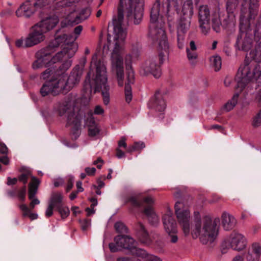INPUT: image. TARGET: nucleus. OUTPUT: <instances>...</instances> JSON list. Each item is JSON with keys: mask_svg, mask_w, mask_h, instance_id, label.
I'll return each mask as SVG.
<instances>
[{"mask_svg": "<svg viewBox=\"0 0 261 261\" xmlns=\"http://www.w3.org/2000/svg\"><path fill=\"white\" fill-rule=\"evenodd\" d=\"M160 4L154 5L150 12V23L148 36L153 43L156 45L159 51V57H150L147 59L141 65L140 72L147 75L152 74L158 78L160 76V66L164 61L165 54H167L169 50V44L165 30L163 29V21L160 22V28L157 27L156 20L159 15L158 7Z\"/></svg>", "mask_w": 261, "mask_h": 261, "instance_id": "obj_1", "label": "nucleus"}, {"mask_svg": "<svg viewBox=\"0 0 261 261\" xmlns=\"http://www.w3.org/2000/svg\"><path fill=\"white\" fill-rule=\"evenodd\" d=\"M174 208L178 223L185 235H189L191 230L190 212L188 207L183 202L177 201ZM219 222V218L212 220L210 218H205L202 221L196 219L191 227L192 237L194 239L199 237L200 242L203 244L213 242L217 235V225Z\"/></svg>", "mask_w": 261, "mask_h": 261, "instance_id": "obj_2", "label": "nucleus"}, {"mask_svg": "<svg viewBox=\"0 0 261 261\" xmlns=\"http://www.w3.org/2000/svg\"><path fill=\"white\" fill-rule=\"evenodd\" d=\"M57 48V45L52 41L46 47L38 51L36 54V60L32 64L33 69L51 66L63 59L71 58L76 52V46L74 45L68 49H63L51 58V55L56 51Z\"/></svg>", "mask_w": 261, "mask_h": 261, "instance_id": "obj_3", "label": "nucleus"}, {"mask_svg": "<svg viewBox=\"0 0 261 261\" xmlns=\"http://www.w3.org/2000/svg\"><path fill=\"white\" fill-rule=\"evenodd\" d=\"M158 1L160 5L158 7L159 15L156 20L157 27L160 28V22L163 21V29L165 24V21L163 20V15H165L168 20L171 21L173 19L175 11L178 10L179 5H181L180 16L192 17L194 14V6L192 0H156L153 4L151 11L154 5Z\"/></svg>", "mask_w": 261, "mask_h": 261, "instance_id": "obj_4", "label": "nucleus"}, {"mask_svg": "<svg viewBox=\"0 0 261 261\" xmlns=\"http://www.w3.org/2000/svg\"><path fill=\"white\" fill-rule=\"evenodd\" d=\"M115 47L112 53V69L117 77L118 85L123 86L124 67L122 56L124 53L123 42L126 37V31L120 24L114 28Z\"/></svg>", "mask_w": 261, "mask_h": 261, "instance_id": "obj_5", "label": "nucleus"}, {"mask_svg": "<svg viewBox=\"0 0 261 261\" xmlns=\"http://www.w3.org/2000/svg\"><path fill=\"white\" fill-rule=\"evenodd\" d=\"M260 77L261 67L255 62L245 61L244 64L240 67L236 75V88L242 91L249 83L256 81ZM258 99L261 102V92L258 95Z\"/></svg>", "mask_w": 261, "mask_h": 261, "instance_id": "obj_6", "label": "nucleus"}, {"mask_svg": "<svg viewBox=\"0 0 261 261\" xmlns=\"http://www.w3.org/2000/svg\"><path fill=\"white\" fill-rule=\"evenodd\" d=\"M97 55L94 54L92 56L91 65L94 64L96 67V76L94 79V92L101 91L103 101L105 105L110 102V87L107 84V75L106 67L103 62H96Z\"/></svg>", "mask_w": 261, "mask_h": 261, "instance_id": "obj_7", "label": "nucleus"}, {"mask_svg": "<svg viewBox=\"0 0 261 261\" xmlns=\"http://www.w3.org/2000/svg\"><path fill=\"white\" fill-rule=\"evenodd\" d=\"M69 59H63L62 60L64 61V62L59 67L61 75H59L58 77L59 81H63V86H61L63 92H67L77 85L83 74V69L79 66H76L72 69L68 78L63 74L71 65V61Z\"/></svg>", "mask_w": 261, "mask_h": 261, "instance_id": "obj_8", "label": "nucleus"}, {"mask_svg": "<svg viewBox=\"0 0 261 261\" xmlns=\"http://www.w3.org/2000/svg\"><path fill=\"white\" fill-rule=\"evenodd\" d=\"M132 205L136 207H144L147 205L144 210V214L147 216L148 220L152 225H156L159 222V218L154 213L151 205L154 203V199L150 196L140 199L139 196H132L129 199Z\"/></svg>", "mask_w": 261, "mask_h": 261, "instance_id": "obj_9", "label": "nucleus"}, {"mask_svg": "<svg viewBox=\"0 0 261 261\" xmlns=\"http://www.w3.org/2000/svg\"><path fill=\"white\" fill-rule=\"evenodd\" d=\"M74 110V108L73 105L70 102H69L61 105L59 108L58 111L61 116L67 115V125L71 126L73 133L78 135L79 133V129L81 125L82 116L79 113L75 114Z\"/></svg>", "mask_w": 261, "mask_h": 261, "instance_id": "obj_10", "label": "nucleus"}, {"mask_svg": "<svg viewBox=\"0 0 261 261\" xmlns=\"http://www.w3.org/2000/svg\"><path fill=\"white\" fill-rule=\"evenodd\" d=\"M144 0H128L126 8L127 16L133 19L135 24L140 23L143 13Z\"/></svg>", "mask_w": 261, "mask_h": 261, "instance_id": "obj_11", "label": "nucleus"}, {"mask_svg": "<svg viewBox=\"0 0 261 261\" xmlns=\"http://www.w3.org/2000/svg\"><path fill=\"white\" fill-rule=\"evenodd\" d=\"M83 26L79 25L74 29L73 35L63 34L56 37L53 41L58 47L62 44L67 45L66 47L63 49H68L73 47L74 45L76 46L77 50V45L74 42L77 39L83 30Z\"/></svg>", "mask_w": 261, "mask_h": 261, "instance_id": "obj_12", "label": "nucleus"}, {"mask_svg": "<svg viewBox=\"0 0 261 261\" xmlns=\"http://www.w3.org/2000/svg\"><path fill=\"white\" fill-rule=\"evenodd\" d=\"M125 65L127 70L126 82L124 87L125 100L129 103L132 99V85L135 83V73L131 65L132 56L127 55L125 56Z\"/></svg>", "mask_w": 261, "mask_h": 261, "instance_id": "obj_13", "label": "nucleus"}, {"mask_svg": "<svg viewBox=\"0 0 261 261\" xmlns=\"http://www.w3.org/2000/svg\"><path fill=\"white\" fill-rule=\"evenodd\" d=\"M198 16L199 28L201 33L204 35L207 34L211 30V13L207 5L199 6L198 9Z\"/></svg>", "mask_w": 261, "mask_h": 261, "instance_id": "obj_14", "label": "nucleus"}, {"mask_svg": "<svg viewBox=\"0 0 261 261\" xmlns=\"http://www.w3.org/2000/svg\"><path fill=\"white\" fill-rule=\"evenodd\" d=\"M114 241V243L109 244L110 249L113 252H117L122 249L129 250L133 244L137 243L133 238L128 236L118 235L115 237Z\"/></svg>", "mask_w": 261, "mask_h": 261, "instance_id": "obj_15", "label": "nucleus"}, {"mask_svg": "<svg viewBox=\"0 0 261 261\" xmlns=\"http://www.w3.org/2000/svg\"><path fill=\"white\" fill-rule=\"evenodd\" d=\"M62 81H59L58 77L45 82L40 89V92L42 96L49 94L56 95L61 92H63L61 88L63 86Z\"/></svg>", "mask_w": 261, "mask_h": 261, "instance_id": "obj_16", "label": "nucleus"}, {"mask_svg": "<svg viewBox=\"0 0 261 261\" xmlns=\"http://www.w3.org/2000/svg\"><path fill=\"white\" fill-rule=\"evenodd\" d=\"M44 34L39 26L35 24L25 38V46L32 47L42 42L45 39Z\"/></svg>", "mask_w": 261, "mask_h": 261, "instance_id": "obj_17", "label": "nucleus"}, {"mask_svg": "<svg viewBox=\"0 0 261 261\" xmlns=\"http://www.w3.org/2000/svg\"><path fill=\"white\" fill-rule=\"evenodd\" d=\"M258 7V0H249V5L247 0H244L241 4V16L245 17L248 13V17L251 18L256 14Z\"/></svg>", "mask_w": 261, "mask_h": 261, "instance_id": "obj_18", "label": "nucleus"}, {"mask_svg": "<svg viewBox=\"0 0 261 261\" xmlns=\"http://www.w3.org/2000/svg\"><path fill=\"white\" fill-rule=\"evenodd\" d=\"M252 36L244 31H241L238 36L236 44L239 50L248 51L252 46Z\"/></svg>", "mask_w": 261, "mask_h": 261, "instance_id": "obj_19", "label": "nucleus"}, {"mask_svg": "<svg viewBox=\"0 0 261 261\" xmlns=\"http://www.w3.org/2000/svg\"><path fill=\"white\" fill-rule=\"evenodd\" d=\"M246 240L241 233L233 232L230 236L229 245L233 250L241 251L246 246Z\"/></svg>", "mask_w": 261, "mask_h": 261, "instance_id": "obj_20", "label": "nucleus"}, {"mask_svg": "<svg viewBox=\"0 0 261 261\" xmlns=\"http://www.w3.org/2000/svg\"><path fill=\"white\" fill-rule=\"evenodd\" d=\"M58 22L59 19L58 17L56 16H53L44 18L36 24L40 27V29L43 32L46 33L53 29Z\"/></svg>", "mask_w": 261, "mask_h": 261, "instance_id": "obj_21", "label": "nucleus"}, {"mask_svg": "<svg viewBox=\"0 0 261 261\" xmlns=\"http://www.w3.org/2000/svg\"><path fill=\"white\" fill-rule=\"evenodd\" d=\"M163 222L167 233L177 232L176 221L170 212H168L163 216Z\"/></svg>", "mask_w": 261, "mask_h": 261, "instance_id": "obj_22", "label": "nucleus"}, {"mask_svg": "<svg viewBox=\"0 0 261 261\" xmlns=\"http://www.w3.org/2000/svg\"><path fill=\"white\" fill-rule=\"evenodd\" d=\"M136 234L140 241L145 245L148 246L151 243V240L144 226L138 222L135 226Z\"/></svg>", "mask_w": 261, "mask_h": 261, "instance_id": "obj_23", "label": "nucleus"}, {"mask_svg": "<svg viewBox=\"0 0 261 261\" xmlns=\"http://www.w3.org/2000/svg\"><path fill=\"white\" fill-rule=\"evenodd\" d=\"M40 182L38 178L32 176L31 181L29 184V199L31 200V202L35 205L40 203L39 199L35 197Z\"/></svg>", "mask_w": 261, "mask_h": 261, "instance_id": "obj_24", "label": "nucleus"}, {"mask_svg": "<svg viewBox=\"0 0 261 261\" xmlns=\"http://www.w3.org/2000/svg\"><path fill=\"white\" fill-rule=\"evenodd\" d=\"M35 7L34 3L32 4L30 1H26L17 10L16 15L18 17L29 18L34 13Z\"/></svg>", "mask_w": 261, "mask_h": 261, "instance_id": "obj_25", "label": "nucleus"}, {"mask_svg": "<svg viewBox=\"0 0 261 261\" xmlns=\"http://www.w3.org/2000/svg\"><path fill=\"white\" fill-rule=\"evenodd\" d=\"M149 105L152 109L160 112H163L166 108L165 102L159 92L155 93L153 97L150 100Z\"/></svg>", "mask_w": 261, "mask_h": 261, "instance_id": "obj_26", "label": "nucleus"}, {"mask_svg": "<svg viewBox=\"0 0 261 261\" xmlns=\"http://www.w3.org/2000/svg\"><path fill=\"white\" fill-rule=\"evenodd\" d=\"M221 223L225 230L233 229L237 224V220L229 213L224 212L221 215Z\"/></svg>", "mask_w": 261, "mask_h": 261, "instance_id": "obj_27", "label": "nucleus"}, {"mask_svg": "<svg viewBox=\"0 0 261 261\" xmlns=\"http://www.w3.org/2000/svg\"><path fill=\"white\" fill-rule=\"evenodd\" d=\"M192 17L180 16L178 20L177 32L179 33H186L190 29Z\"/></svg>", "mask_w": 261, "mask_h": 261, "instance_id": "obj_28", "label": "nucleus"}, {"mask_svg": "<svg viewBox=\"0 0 261 261\" xmlns=\"http://www.w3.org/2000/svg\"><path fill=\"white\" fill-rule=\"evenodd\" d=\"M60 66L58 68L55 66L48 68L44 71L41 73L40 78L42 80H46L48 79H50L49 80L52 79H56L59 75H61V73H59L58 70H60Z\"/></svg>", "mask_w": 261, "mask_h": 261, "instance_id": "obj_29", "label": "nucleus"}, {"mask_svg": "<svg viewBox=\"0 0 261 261\" xmlns=\"http://www.w3.org/2000/svg\"><path fill=\"white\" fill-rule=\"evenodd\" d=\"M63 196L61 193H53L51 194L49 203L51 205L58 208L63 205L62 204Z\"/></svg>", "mask_w": 261, "mask_h": 261, "instance_id": "obj_30", "label": "nucleus"}, {"mask_svg": "<svg viewBox=\"0 0 261 261\" xmlns=\"http://www.w3.org/2000/svg\"><path fill=\"white\" fill-rule=\"evenodd\" d=\"M239 96V95L238 93H236L235 94H234L231 99L229 100L224 105V106L222 108L223 111H224L226 112H228L232 110L236 106L238 102Z\"/></svg>", "mask_w": 261, "mask_h": 261, "instance_id": "obj_31", "label": "nucleus"}, {"mask_svg": "<svg viewBox=\"0 0 261 261\" xmlns=\"http://www.w3.org/2000/svg\"><path fill=\"white\" fill-rule=\"evenodd\" d=\"M21 174L18 176V180L25 185L30 177L31 176V172L27 168L23 167L21 168Z\"/></svg>", "mask_w": 261, "mask_h": 261, "instance_id": "obj_32", "label": "nucleus"}, {"mask_svg": "<svg viewBox=\"0 0 261 261\" xmlns=\"http://www.w3.org/2000/svg\"><path fill=\"white\" fill-rule=\"evenodd\" d=\"M212 28L216 32H219L221 30V22L219 15L216 13L212 14Z\"/></svg>", "mask_w": 261, "mask_h": 261, "instance_id": "obj_33", "label": "nucleus"}, {"mask_svg": "<svg viewBox=\"0 0 261 261\" xmlns=\"http://www.w3.org/2000/svg\"><path fill=\"white\" fill-rule=\"evenodd\" d=\"M136 245L137 243L133 244V246L129 249L130 253L133 255L144 259L145 256H146V251L144 249L136 247Z\"/></svg>", "mask_w": 261, "mask_h": 261, "instance_id": "obj_34", "label": "nucleus"}, {"mask_svg": "<svg viewBox=\"0 0 261 261\" xmlns=\"http://www.w3.org/2000/svg\"><path fill=\"white\" fill-rule=\"evenodd\" d=\"M251 58L257 62H261V43L258 44L250 54Z\"/></svg>", "mask_w": 261, "mask_h": 261, "instance_id": "obj_35", "label": "nucleus"}, {"mask_svg": "<svg viewBox=\"0 0 261 261\" xmlns=\"http://www.w3.org/2000/svg\"><path fill=\"white\" fill-rule=\"evenodd\" d=\"M20 210L22 212L23 217H29L32 220L36 219L38 218V215L35 213H31L30 210L25 204H21L19 205Z\"/></svg>", "mask_w": 261, "mask_h": 261, "instance_id": "obj_36", "label": "nucleus"}, {"mask_svg": "<svg viewBox=\"0 0 261 261\" xmlns=\"http://www.w3.org/2000/svg\"><path fill=\"white\" fill-rule=\"evenodd\" d=\"M58 0H37L36 3H34L35 7L37 8H43L47 5H49L51 4H55L56 8H59L57 7L56 3Z\"/></svg>", "mask_w": 261, "mask_h": 261, "instance_id": "obj_37", "label": "nucleus"}, {"mask_svg": "<svg viewBox=\"0 0 261 261\" xmlns=\"http://www.w3.org/2000/svg\"><path fill=\"white\" fill-rule=\"evenodd\" d=\"M212 66L215 71H218L221 67V59L219 56H213L211 58Z\"/></svg>", "mask_w": 261, "mask_h": 261, "instance_id": "obj_38", "label": "nucleus"}, {"mask_svg": "<svg viewBox=\"0 0 261 261\" xmlns=\"http://www.w3.org/2000/svg\"><path fill=\"white\" fill-rule=\"evenodd\" d=\"M115 228L116 231L121 233L128 232V229L125 225L121 222H117L115 224Z\"/></svg>", "mask_w": 261, "mask_h": 261, "instance_id": "obj_39", "label": "nucleus"}, {"mask_svg": "<svg viewBox=\"0 0 261 261\" xmlns=\"http://www.w3.org/2000/svg\"><path fill=\"white\" fill-rule=\"evenodd\" d=\"M187 58L192 64H195V61L197 58V53L196 50H192L186 49Z\"/></svg>", "mask_w": 261, "mask_h": 261, "instance_id": "obj_40", "label": "nucleus"}, {"mask_svg": "<svg viewBox=\"0 0 261 261\" xmlns=\"http://www.w3.org/2000/svg\"><path fill=\"white\" fill-rule=\"evenodd\" d=\"M239 0H227L226 3V9L228 13H232L236 9Z\"/></svg>", "mask_w": 261, "mask_h": 261, "instance_id": "obj_41", "label": "nucleus"}, {"mask_svg": "<svg viewBox=\"0 0 261 261\" xmlns=\"http://www.w3.org/2000/svg\"><path fill=\"white\" fill-rule=\"evenodd\" d=\"M57 209L63 219L67 218L69 215L70 211L67 206L62 205Z\"/></svg>", "mask_w": 261, "mask_h": 261, "instance_id": "obj_42", "label": "nucleus"}, {"mask_svg": "<svg viewBox=\"0 0 261 261\" xmlns=\"http://www.w3.org/2000/svg\"><path fill=\"white\" fill-rule=\"evenodd\" d=\"M80 0H58L56 3L57 7H64L69 6L71 4L78 2Z\"/></svg>", "mask_w": 261, "mask_h": 261, "instance_id": "obj_43", "label": "nucleus"}, {"mask_svg": "<svg viewBox=\"0 0 261 261\" xmlns=\"http://www.w3.org/2000/svg\"><path fill=\"white\" fill-rule=\"evenodd\" d=\"M259 257L253 251H248L246 255V259L247 261H258Z\"/></svg>", "mask_w": 261, "mask_h": 261, "instance_id": "obj_44", "label": "nucleus"}, {"mask_svg": "<svg viewBox=\"0 0 261 261\" xmlns=\"http://www.w3.org/2000/svg\"><path fill=\"white\" fill-rule=\"evenodd\" d=\"M252 125L254 127H257L261 125V110L253 118Z\"/></svg>", "mask_w": 261, "mask_h": 261, "instance_id": "obj_45", "label": "nucleus"}, {"mask_svg": "<svg viewBox=\"0 0 261 261\" xmlns=\"http://www.w3.org/2000/svg\"><path fill=\"white\" fill-rule=\"evenodd\" d=\"M100 129L97 125L89 127L88 134L91 137H94L99 133Z\"/></svg>", "mask_w": 261, "mask_h": 261, "instance_id": "obj_46", "label": "nucleus"}, {"mask_svg": "<svg viewBox=\"0 0 261 261\" xmlns=\"http://www.w3.org/2000/svg\"><path fill=\"white\" fill-rule=\"evenodd\" d=\"M252 251L259 257L261 255V245L258 243H253L251 245Z\"/></svg>", "mask_w": 261, "mask_h": 261, "instance_id": "obj_47", "label": "nucleus"}, {"mask_svg": "<svg viewBox=\"0 0 261 261\" xmlns=\"http://www.w3.org/2000/svg\"><path fill=\"white\" fill-rule=\"evenodd\" d=\"M177 44L179 48H182L184 46L185 43V35L186 33H179L177 32Z\"/></svg>", "mask_w": 261, "mask_h": 261, "instance_id": "obj_48", "label": "nucleus"}, {"mask_svg": "<svg viewBox=\"0 0 261 261\" xmlns=\"http://www.w3.org/2000/svg\"><path fill=\"white\" fill-rule=\"evenodd\" d=\"M123 1L120 0L119 6L118 8V20L119 23H121L123 18Z\"/></svg>", "mask_w": 261, "mask_h": 261, "instance_id": "obj_49", "label": "nucleus"}, {"mask_svg": "<svg viewBox=\"0 0 261 261\" xmlns=\"http://www.w3.org/2000/svg\"><path fill=\"white\" fill-rule=\"evenodd\" d=\"M144 259L146 261H162V259L160 257L153 254H149L147 252Z\"/></svg>", "mask_w": 261, "mask_h": 261, "instance_id": "obj_50", "label": "nucleus"}, {"mask_svg": "<svg viewBox=\"0 0 261 261\" xmlns=\"http://www.w3.org/2000/svg\"><path fill=\"white\" fill-rule=\"evenodd\" d=\"M88 118H87L86 120V124L88 125V127L91 126H95L96 125L94 118L92 116V113L90 112L88 114Z\"/></svg>", "mask_w": 261, "mask_h": 261, "instance_id": "obj_51", "label": "nucleus"}, {"mask_svg": "<svg viewBox=\"0 0 261 261\" xmlns=\"http://www.w3.org/2000/svg\"><path fill=\"white\" fill-rule=\"evenodd\" d=\"M177 232H174L172 233H167L168 234V238L169 241L172 243H176L177 242L178 238L176 234Z\"/></svg>", "mask_w": 261, "mask_h": 261, "instance_id": "obj_52", "label": "nucleus"}, {"mask_svg": "<svg viewBox=\"0 0 261 261\" xmlns=\"http://www.w3.org/2000/svg\"><path fill=\"white\" fill-rule=\"evenodd\" d=\"M126 138L125 137H121L120 140L118 142V148H120L121 147H123L124 148H126L127 144L126 143Z\"/></svg>", "mask_w": 261, "mask_h": 261, "instance_id": "obj_53", "label": "nucleus"}, {"mask_svg": "<svg viewBox=\"0 0 261 261\" xmlns=\"http://www.w3.org/2000/svg\"><path fill=\"white\" fill-rule=\"evenodd\" d=\"M117 261H140L135 257L123 256L120 257L117 259Z\"/></svg>", "mask_w": 261, "mask_h": 261, "instance_id": "obj_54", "label": "nucleus"}, {"mask_svg": "<svg viewBox=\"0 0 261 261\" xmlns=\"http://www.w3.org/2000/svg\"><path fill=\"white\" fill-rule=\"evenodd\" d=\"M55 207L48 203V205L45 211V216L47 218L51 217L53 214V209Z\"/></svg>", "mask_w": 261, "mask_h": 261, "instance_id": "obj_55", "label": "nucleus"}, {"mask_svg": "<svg viewBox=\"0 0 261 261\" xmlns=\"http://www.w3.org/2000/svg\"><path fill=\"white\" fill-rule=\"evenodd\" d=\"M15 45L18 47H30V46H25V39L23 40L22 39H18L15 42Z\"/></svg>", "mask_w": 261, "mask_h": 261, "instance_id": "obj_56", "label": "nucleus"}, {"mask_svg": "<svg viewBox=\"0 0 261 261\" xmlns=\"http://www.w3.org/2000/svg\"><path fill=\"white\" fill-rule=\"evenodd\" d=\"M86 174L88 176H93L96 172V169L94 167H86L85 169Z\"/></svg>", "mask_w": 261, "mask_h": 261, "instance_id": "obj_57", "label": "nucleus"}, {"mask_svg": "<svg viewBox=\"0 0 261 261\" xmlns=\"http://www.w3.org/2000/svg\"><path fill=\"white\" fill-rule=\"evenodd\" d=\"M81 225L82 229L86 230L90 225V222L89 220H83L81 221Z\"/></svg>", "mask_w": 261, "mask_h": 261, "instance_id": "obj_58", "label": "nucleus"}, {"mask_svg": "<svg viewBox=\"0 0 261 261\" xmlns=\"http://www.w3.org/2000/svg\"><path fill=\"white\" fill-rule=\"evenodd\" d=\"M26 188L24 186L18 193V197L21 200H24L25 197Z\"/></svg>", "mask_w": 261, "mask_h": 261, "instance_id": "obj_59", "label": "nucleus"}, {"mask_svg": "<svg viewBox=\"0 0 261 261\" xmlns=\"http://www.w3.org/2000/svg\"><path fill=\"white\" fill-rule=\"evenodd\" d=\"M8 152V149L6 145L4 143H0V153L6 155Z\"/></svg>", "mask_w": 261, "mask_h": 261, "instance_id": "obj_60", "label": "nucleus"}, {"mask_svg": "<svg viewBox=\"0 0 261 261\" xmlns=\"http://www.w3.org/2000/svg\"><path fill=\"white\" fill-rule=\"evenodd\" d=\"M103 113L104 110L100 106L97 105L95 107L94 111V113L95 114L100 115L102 114Z\"/></svg>", "mask_w": 261, "mask_h": 261, "instance_id": "obj_61", "label": "nucleus"}, {"mask_svg": "<svg viewBox=\"0 0 261 261\" xmlns=\"http://www.w3.org/2000/svg\"><path fill=\"white\" fill-rule=\"evenodd\" d=\"M221 199V197L217 195H213L212 198L209 200V203H214L219 202Z\"/></svg>", "mask_w": 261, "mask_h": 261, "instance_id": "obj_62", "label": "nucleus"}, {"mask_svg": "<svg viewBox=\"0 0 261 261\" xmlns=\"http://www.w3.org/2000/svg\"><path fill=\"white\" fill-rule=\"evenodd\" d=\"M73 181H74L73 177H71L69 178V179L68 180V182H67V188H66V190L67 192L70 191L72 188V187L73 186Z\"/></svg>", "mask_w": 261, "mask_h": 261, "instance_id": "obj_63", "label": "nucleus"}, {"mask_svg": "<svg viewBox=\"0 0 261 261\" xmlns=\"http://www.w3.org/2000/svg\"><path fill=\"white\" fill-rule=\"evenodd\" d=\"M134 146L136 150H141L145 147V145L143 142H135Z\"/></svg>", "mask_w": 261, "mask_h": 261, "instance_id": "obj_64", "label": "nucleus"}]
</instances>
